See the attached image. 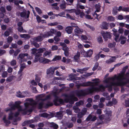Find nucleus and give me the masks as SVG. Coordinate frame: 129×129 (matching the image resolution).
I'll use <instances>...</instances> for the list:
<instances>
[{"instance_id": "f257e3e1", "label": "nucleus", "mask_w": 129, "mask_h": 129, "mask_svg": "<svg viewBox=\"0 0 129 129\" xmlns=\"http://www.w3.org/2000/svg\"><path fill=\"white\" fill-rule=\"evenodd\" d=\"M99 80V79L98 78H95L92 80V81H95L94 82L88 81L82 83L80 84V85L81 86L83 87H87L90 86H91L90 88H91L93 87V86H95L94 83L95 85H98V84L99 83V82L98 81Z\"/></svg>"}, {"instance_id": "f03ea898", "label": "nucleus", "mask_w": 129, "mask_h": 129, "mask_svg": "<svg viewBox=\"0 0 129 129\" xmlns=\"http://www.w3.org/2000/svg\"><path fill=\"white\" fill-rule=\"evenodd\" d=\"M125 83L124 82H119L118 81L117 82H111L109 84H107L105 85V87L108 88V90L109 91H111L112 90V86H122Z\"/></svg>"}, {"instance_id": "7ed1b4c3", "label": "nucleus", "mask_w": 129, "mask_h": 129, "mask_svg": "<svg viewBox=\"0 0 129 129\" xmlns=\"http://www.w3.org/2000/svg\"><path fill=\"white\" fill-rule=\"evenodd\" d=\"M106 88L105 86H104L102 85H100L98 87H95L93 86L92 88H89L88 89V90L89 92L92 93L94 91H104Z\"/></svg>"}, {"instance_id": "20e7f679", "label": "nucleus", "mask_w": 129, "mask_h": 129, "mask_svg": "<svg viewBox=\"0 0 129 129\" xmlns=\"http://www.w3.org/2000/svg\"><path fill=\"white\" fill-rule=\"evenodd\" d=\"M89 88H88L84 90H81L77 91L76 92V94L78 97L85 96L87 94L92 93H90L88 90V89Z\"/></svg>"}, {"instance_id": "39448f33", "label": "nucleus", "mask_w": 129, "mask_h": 129, "mask_svg": "<svg viewBox=\"0 0 129 129\" xmlns=\"http://www.w3.org/2000/svg\"><path fill=\"white\" fill-rule=\"evenodd\" d=\"M60 44L62 47V49L64 51V54L65 56H68L70 54L69 48L67 46L66 44L63 42L60 43Z\"/></svg>"}, {"instance_id": "423d86ee", "label": "nucleus", "mask_w": 129, "mask_h": 129, "mask_svg": "<svg viewBox=\"0 0 129 129\" xmlns=\"http://www.w3.org/2000/svg\"><path fill=\"white\" fill-rule=\"evenodd\" d=\"M54 97L55 99L53 100V102L55 105L59 106L60 104H63L64 101L62 99H59L56 95H55Z\"/></svg>"}, {"instance_id": "0eeeda50", "label": "nucleus", "mask_w": 129, "mask_h": 129, "mask_svg": "<svg viewBox=\"0 0 129 129\" xmlns=\"http://www.w3.org/2000/svg\"><path fill=\"white\" fill-rule=\"evenodd\" d=\"M53 69V67L52 66L47 70V75L46 77L47 78H51L53 76V75L54 73Z\"/></svg>"}, {"instance_id": "6e6552de", "label": "nucleus", "mask_w": 129, "mask_h": 129, "mask_svg": "<svg viewBox=\"0 0 129 129\" xmlns=\"http://www.w3.org/2000/svg\"><path fill=\"white\" fill-rule=\"evenodd\" d=\"M28 55L27 53L20 54L17 57V59L19 60L20 63H21L22 62L26 61L27 59L24 58V57L25 56H27Z\"/></svg>"}, {"instance_id": "1a4fd4ad", "label": "nucleus", "mask_w": 129, "mask_h": 129, "mask_svg": "<svg viewBox=\"0 0 129 129\" xmlns=\"http://www.w3.org/2000/svg\"><path fill=\"white\" fill-rule=\"evenodd\" d=\"M123 71L121 74H119L118 76H116L115 75V77H116V78L117 80H123L124 79H126V78L124 77L125 73V72L126 70L125 69H124V68L122 69Z\"/></svg>"}, {"instance_id": "9d476101", "label": "nucleus", "mask_w": 129, "mask_h": 129, "mask_svg": "<svg viewBox=\"0 0 129 129\" xmlns=\"http://www.w3.org/2000/svg\"><path fill=\"white\" fill-rule=\"evenodd\" d=\"M93 51L92 50H89L87 51L84 50L82 52V54L84 55V57H90L92 54Z\"/></svg>"}, {"instance_id": "9b49d317", "label": "nucleus", "mask_w": 129, "mask_h": 129, "mask_svg": "<svg viewBox=\"0 0 129 129\" xmlns=\"http://www.w3.org/2000/svg\"><path fill=\"white\" fill-rule=\"evenodd\" d=\"M27 11L26 10H24L23 11L21 12L20 14V16L22 18H28L29 17L30 12L29 11H27Z\"/></svg>"}, {"instance_id": "f8f14e48", "label": "nucleus", "mask_w": 129, "mask_h": 129, "mask_svg": "<svg viewBox=\"0 0 129 129\" xmlns=\"http://www.w3.org/2000/svg\"><path fill=\"white\" fill-rule=\"evenodd\" d=\"M125 77L124 78H126V79H124L123 80H118L119 82H124L125 83L123 86H124L126 85L127 84H129V73H127L125 75Z\"/></svg>"}, {"instance_id": "ddd939ff", "label": "nucleus", "mask_w": 129, "mask_h": 129, "mask_svg": "<svg viewBox=\"0 0 129 129\" xmlns=\"http://www.w3.org/2000/svg\"><path fill=\"white\" fill-rule=\"evenodd\" d=\"M102 35L105 41L108 40V39H110L111 37L110 33L109 32L103 33H102Z\"/></svg>"}, {"instance_id": "4468645a", "label": "nucleus", "mask_w": 129, "mask_h": 129, "mask_svg": "<svg viewBox=\"0 0 129 129\" xmlns=\"http://www.w3.org/2000/svg\"><path fill=\"white\" fill-rule=\"evenodd\" d=\"M118 39V41H116V42L120 41V43L122 44H124L126 43V38L123 36H120L119 39V37Z\"/></svg>"}, {"instance_id": "2eb2a0df", "label": "nucleus", "mask_w": 129, "mask_h": 129, "mask_svg": "<svg viewBox=\"0 0 129 129\" xmlns=\"http://www.w3.org/2000/svg\"><path fill=\"white\" fill-rule=\"evenodd\" d=\"M12 32L13 29L11 27H10L5 31L4 35L5 37H8L10 35V33H12Z\"/></svg>"}, {"instance_id": "dca6fc26", "label": "nucleus", "mask_w": 129, "mask_h": 129, "mask_svg": "<svg viewBox=\"0 0 129 129\" xmlns=\"http://www.w3.org/2000/svg\"><path fill=\"white\" fill-rule=\"evenodd\" d=\"M113 32V35L115 37V41H117L118 40V37L119 36V34L117 30L114 28L112 30Z\"/></svg>"}, {"instance_id": "f3484780", "label": "nucleus", "mask_w": 129, "mask_h": 129, "mask_svg": "<svg viewBox=\"0 0 129 129\" xmlns=\"http://www.w3.org/2000/svg\"><path fill=\"white\" fill-rule=\"evenodd\" d=\"M115 79H116V78L115 75L114 77H109L107 78L105 80L104 82L108 84L109 82L110 81H112V82H114Z\"/></svg>"}, {"instance_id": "a211bd4d", "label": "nucleus", "mask_w": 129, "mask_h": 129, "mask_svg": "<svg viewBox=\"0 0 129 129\" xmlns=\"http://www.w3.org/2000/svg\"><path fill=\"white\" fill-rule=\"evenodd\" d=\"M49 125L50 127L53 129H57L58 128V125L54 122H50Z\"/></svg>"}, {"instance_id": "6ab92c4d", "label": "nucleus", "mask_w": 129, "mask_h": 129, "mask_svg": "<svg viewBox=\"0 0 129 129\" xmlns=\"http://www.w3.org/2000/svg\"><path fill=\"white\" fill-rule=\"evenodd\" d=\"M33 39L34 41H36V42H40L42 41L43 39L42 36L41 35L34 37L33 38Z\"/></svg>"}, {"instance_id": "aec40b11", "label": "nucleus", "mask_w": 129, "mask_h": 129, "mask_svg": "<svg viewBox=\"0 0 129 129\" xmlns=\"http://www.w3.org/2000/svg\"><path fill=\"white\" fill-rule=\"evenodd\" d=\"M19 101H16L15 103V104H13L11 107V108L12 110H14L16 108H17L18 106L19 107V105L20 104Z\"/></svg>"}, {"instance_id": "412c9836", "label": "nucleus", "mask_w": 129, "mask_h": 129, "mask_svg": "<svg viewBox=\"0 0 129 129\" xmlns=\"http://www.w3.org/2000/svg\"><path fill=\"white\" fill-rule=\"evenodd\" d=\"M73 29V28L72 27L68 26L66 28L65 30L68 34H70L72 33Z\"/></svg>"}, {"instance_id": "4be33fe9", "label": "nucleus", "mask_w": 129, "mask_h": 129, "mask_svg": "<svg viewBox=\"0 0 129 129\" xmlns=\"http://www.w3.org/2000/svg\"><path fill=\"white\" fill-rule=\"evenodd\" d=\"M75 34H80L83 32V30L81 29L77 26V27L74 29Z\"/></svg>"}, {"instance_id": "5701e85b", "label": "nucleus", "mask_w": 129, "mask_h": 129, "mask_svg": "<svg viewBox=\"0 0 129 129\" xmlns=\"http://www.w3.org/2000/svg\"><path fill=\"white\" fill-rule=\"evenodd\" d=\"M108 24L106 22H103L102 24V29H108Z\"/></svg>"}, {"instance_id": "b1692460", "label": "nucleus", "mask_w": 129, "mask_h": 129, "mask_svg": "<svg viewBox=\"0 0 129 129\" xmlns=\"http://www.w3.org/2000/svg\"><path fill=\"white\" fill-rule=\"evenodd\" d=\"M55 116L57 117L59 119H61L62 117V113L61 112H58L56 113Z\"/></svg>"}, {"instance_id": "393cba45", "label": "nucleus", "mask_w": 129, "mask_h": 129, "mask_svg": "<svg viewBox=\"0 0 129 129\" xmlns=\"http://www.w3.org/2000/svg\"><path fill=\"white\" fill-rule=\"evenodd\" d=\"M50 33L48 32H45L44 34H40V35H41L42 37L43 38H47L49 36H50L49 35Z\"/></svg>"}, {"instance_id": "a878e982", "label": "nucleus", "mask_w": 129, "mask_h": 129, "mask_svg": "<svg viewBox=\"0 0 129 129\" xmlns=\"http://www.w3.org/2000/svg\"><path fill=\"white\" fill-rule=\"evenodd\" d=\"M110 117L108 116V115H105L104 117V122L106 123H108L111 120Z\"/></svg>"}, {"instance_id": "bb28decb", "label": "nucleus", "mask_w": 129, "mask_h": 129, "mask_svg": "<svg viewBox=\"0 0 129 129\" xmlns=\"http://www.w3.org/2000/svg\"><path fill=\"white\" fill-rule=\"evenodd\" d=\"M14 78H16V77L13 75L10 76L7 78L6 81L8 82H10Z\"/></svg>"}, {"instance_id": "cd10ccee", "label": "nucleus", "mask_w": 129, "mask_h": 129, "mask_svg": "<svg viewBox=\"0 0 129 129\" xmlns=\"http://www.w3.org/2000/svg\"><path fill=\"white\" fill-rule=\"evenodd\" d=\"M20 36L21 38L26 39H28L30 37V36L27 34H20Z\"/></svg>"}, {"instance_id": "c85d7f7f", "label": "nucleus", "mask_w": 129, "mask_h": 129, "mask_svg": "<svg viewBox=\"0 0 129 129\" xmlns=\"http://www.w3.org/2000/svg\"><path fill=\"white\" fill-rule=\"evenodd\" d=\"M80 56V52H78L76 55H75L74 57V59L76 61H77L79 58V57Z\"/></svg>"}, {"instance_id": "c756f323", "label": "nucleus", "mask_w": 129, "mask_h": 129, "mask_svg": "<svg viewBox=\"0 0 129 129\" xmlns=\"http://www.w3.org/2000/svg\"><path fill=\"white\" fill-rule=\"evenodd\" d=\"M73 109L74 110V112L76 113H79L80 111V109L79 108L78 106H74L73 107Z\"/></svg>"}, {"instance_id": "7c9ffc66", "label": "nucleus", "mask_w": 129, "mask_h": 129, "mask_svg": "<svg viewBox=\"0 0 129 129\" xmlns=\"http://www.w3.org/2000/svg\"><path fill=\"white\" fill-rule=\"evenodd\" d=\"M75 74H71L69 76V79L70 80H75Z\"/></svg>"}, {"instance_id": "2f4dec72", "label": "nucleus", "mask_w": 129, "mask_h": 129, "mask_svg": "<svg viewBox=\"0 0 129 129\" xmlns=\"http://www.w3.org/2000/svg\"><path fill=\"white\" fill-rule=\"evenodd\" d=\"M101 6L100 5L98 4H96L95 6V8L96 9V10L95 11V12H98L100 11V7Z\"/></svg>"}, {"instance_id": "473e14b6", "label": "nucleus", "mask_w": 129, "mask_h": 129, "mask_svg": "<svg viewBox=\"0 0 129 129\" xmlns=\"http://www.w3.org/2000/svg\"><path fill=\"white\" fill-rule=\"evenodd\" d=\"M17 30L18 31L20 32H22L23 33H26V31L23 29L22 26L18 27L17 28Z\"/></svg>"}, {"instance_id": "72a5a7b5", "label": "nucleus", "mask_w": 129, "mask_h": 129, "mask_svg": "<svg viewBox=\"0 0 129 129\" xmlns=\"http://www.w3.org/2000/svg\"><path fill=\"white\" fill-rule=\"evenodd\" d=\"M117 8L118 7H117L115 6L113 8L112 10V13L113 15H115L117 14Z\"/></svg>"}, {"instance_id": "f704fd0d", "label": "nucleus", "mask_w": 129, "mask_h": 129, "mask_svg": "<svg viewBox=\"0 0 129 129\" xmlns=\"http://www.w3.org/2000/svg\"><path fill=\"white\" fill-rule=\"evenodd\" d=\"M32 44L36 48H38L40 46L39 44L36 41H35L33 40L32 42Z\"/></svg>"}, {"instance_id": "c9c22d12", "label": "nucleus", "mask_w": 129, "mask_h": 129, "mask_svg": "<svg viewBox=\"0 0 129 129\" xmlns=\"http://www.w3.org/2000/svg\"><path fill=\"white\" fill-rule=\"evenodd\" d=\"M108 20L109 21H115V18L112 16H109L108 17Z\"/></svg>"}, {"instance_id": "e433bc0d", "label": "nucleus", "mask_w": 129, "mask_h": 129, "mask_svg": "<svg viewBox=\"0 0 129 129\" xmlns=\"http://www.w3.org/2000/svg\"><path fill=\"white\" fill-rule=\"evenodd\" d=\"M84 104L83 101L82 100H80L78 102H77L76 103V105L77 106H79L80 105H83Z\"/></svg>"}, {"instance_id": "4c0bfd02", "label": "nucleus", "mask_w": 129, "mask_h": 129, "mask_svg": "<svg viewBox=\"0 0 129 129\" xmlns=\"http://www.w3.org/2000/svg\"><path fill=\"white\" fill-rule=\"evenodd\" d=\"M61 59V56H55V58H53L52 61H55L56 60H58Z\"/></svg>"}, {"instance_id": "58836bf2", "label": "nucleus", "mask_w": 129, "mask_h": 129, "mask_svg": "<svg viewBox=\"0 0 129 129\" xmlns=\"http://www.w3.org/2000/svg\"><path fill=\"white\" fill-rule=\"evenodd\" d=\"M49 114L46 113H43L41 114V116L42 117L46 118H49Z\"/></svg>"}, {"instance_id": "ea45409f", "label": "nucleus", "mask_w": 129, "mask_h": 129, "mask_svg": "<svg viewBox=\"0 0 129 129\" xmlns=\"http://www.w3.org/2000/svg\"><path fill=\"white\" fill-rule=\"evenodd\" d=\"M99 65V64L98 62H96L92 68V70L93 71L95 70L98 68Z\"/></svg>"}, {"instance_id": "a19ab883", "label": "nucleus", "mask_w": 129, "mask_h": 129, "mask_svg": "<svg viewBox=\"0 0 129 129\" xmlns=\"http://www.w3.org/2000/svg\"><path fill=\"white\" fill-rule=\"evenodd\" d=\"M13 38L11 36H9L7 38V41L8 44L10 43L12 41Z\"/></svg>"}, {"instance_id": "79ce46f5", "label": "nucleus", "mask_w": 129, "mask_h": 129, "mask_svg": "<svg viewBox=\"0 0 129 129\" xmlns=\"http://www.w3.org/2000/svg\"><path fill=\"white\" fill-rule=\"evenodd\" d=\"M8 73L7 71L3 72L2 74V76L3 78H5L7 77Z\"/></svg>"}, {"instance_id": "37998d69", "label": "nucleus", "mask_w": 129, "mask_h": 129, "mask_svg": "<svg viewBox=\"0 0 129 129\" xmlns=\"http://www.w3.org/2000/svg\"><path fill=\"white\" fill-rule=\"evenodd\" d=\"M16 61L15 60L13 59L10 62L11 65L12 66H15L16 64Z\"/></svg>"}, {"instance_id": "c03bdc74", "label": "nucleus", "mask_w": 129, "mask_h": 129, "mask_svg": "<svg viewBox=\"0 0 129 129\" xmlns=\"http://www.w3.org/2000/svg\"><path fill=\"white\" fill-rule=\"evenodd\" d=\"M98 41L100 44H102L103 42V40L101 37L99 36L98 38Z\"/></svg>"}, {"instance_id": "a18cd8bd", "label": "nucleus", "mask_w": 129, "mask_h": 129, "mask_svg": "<svg viewBox=\"0 0 129 129\" xmlns=\"http://www.w3.org/2000/svg\"><path fill=\"white\" fill-rule=\"evenodd\" d=\"M87 109L86 108H84L82 109L81 112L84 115H85L87 112Z\"/></svg>"}, {"instance_id": "49530a36", "label": "nucleus", "mask_w": 129, "mask_h": 129, "mask_svg": "<svg viewBox=\"0 0 129 129\" xmlns=\"http://www.w3.org/2000/svg\"><path fill=\"white\" fill-rule=\"evenodd\" d=\"M46 50V49L45 48H40L38 49L37 50V51H38L39 53L41 54L44 51Z\"/></svg>"}, {"instance_id": "de8ad7c7", "label": "nucleus", "mask_w": 129, "mask_h": 129, "mask_svg": "<svg viewBox=\"0 0 129 129\" xmlns=\"http://www.w3.org/2000/svg\"><path fill=\"white\" fill-rule=\"evenodd\" d=\"M74 12L76 15H79L81 13V11L79 9H77V10L74 9Z\"/></svg>"}, {"instance_id": "09e8293b", "label": "nucleus", "mask_w": 129, "mask_h": 129, "mask_svg": "<svg viewBox=\"0 0 129 129\" xmlns=\"http://www.w3.org/2000/svg\"><path fill=\"white\" fill-rule=\"evenodd\" d=\"M84 115L81 112H79L77 114V116L78 118H82Z\"/></svg>"}, {"instance_id": "8fccbe9b", "label": "nucleus", "mask_w": 129, "mask_h": 129, "mask_svg": "<svg viewBox=\"0 0 129 129\" xmlns=\"http://www.w3.org/2000/svg\"><path fill=\"white\" fill-rule=\"evenodd\" d=\"M58 24V23L57 22H55L54 23L51 22L48 23V25L51 26H54L57 25Z\"/></svg>"}, {"instance_id": "3c124183", "label": "nucleus", "mask_w": 129, "mask_h": 129, "mask_svg": "<svg viewBox=\"0 0 129 129\" xmlns=\"http://www.w3.org/2000/svg\"><path fill=\"white\" fill-rule=\"evenodd\" d=\"M23 70H21V69H20L19 71L18 72V74L20 75V76L18 78V79H20L19 80H20L21 79L20 77L22 76V72L23 71Z\"/></svg>"}, {"instance_id": "603ef678", "label": "nucleus", "mask_w": 129, "mask_h": 129, "mask_svg": "<svg viewBox=\"0 0 129 129\" xmlns=\"http://www.w3.org/2000/svg\"><path fill=\"white\" fill-rule=\"evenodd\" d=\"M55 30L53 29H51L48 32V33H50V36H52L53 34L54 33V32L55 31Z\"/></svg>"}, {"instance_id": "864d4df0", "label": "nucleus", "mask_w": 129, "mask_h": 129, "mask_svg": "<svg viewBox=\"0 0 129 129\" xmlns=\"http://www.w3.org/2000/svg\"><path fill=\"white\" fill-rule=\"evenodd\" d=\"M67 126L69 128H70L72 127L73 126V124L71 123H67L66 124Z\"/></svg>"}, {"instance_id": "5fc2aeb1", "label": "nucleus", "mask_w": 129, "mask_h": 129, "mask_svg": "<svg viewBox=\"0 0 129 129\" xmlns=\"http://www.w3.org/2000/svg\"><path fill=\"white\" fill-rule=\"evenodd\" d=\"M36 11L38 12L39 14H41L42 13L41 10L38 7H36L35 8Z\"/></svg>"}, {"instance_id": "6e6d98bb", "label": "nucleus", "mask_w": 129, "mask_h": 129, "mask_svg": "<svg viewBox=\"0 0 129 129\" xmlns=\"http://www.w3.org/2000/svg\"><path fill=\"white\" fill-rule=\"evenodd\" d=\"M44 104L43 102L40 103L38 105V108L39 109H42L43 107V106Z\"/></svg>"}, {"instance_id": "4d7b16f0", "label": "nucleus", "mask_w": 129, "mask_h": 129, "mask_svg": "<svg viewBox=\"0 0 129 129\" xmlns=\"http://www.w3.org/2000/svg\"><path fill=\"white\" fill-rule=\"evenodd\" d=\"M37 51V50L35 48H33L31 49V53L35 55Z\"/></svg>"}, {"instance_id": "13d9d810", "label": "nucleus", "mask_w": 129, "mask_h": 129, "mask_svg": "<svg viewBox=\"0 0 129 129\" xmlns=\"http://www.w3.org/2000/svg\"><path fill=\"white\" fill-rule=\"evenodd\" d=\"M19 107L18 106L17 107V108H18V112H20L24 111L25 110V109H23L22 108V107L19 105Z\"/></svg>"}, {"instance_id": "bf43d9fd", "label": "nucleus", "mask_w": 129, "mask_h": 129, "mask_svg": "<svg viewBox=\"0 0 129 129\" xmlns=\"http://www.w3.org/2000/svg\"><path fill=\"white\" fill-rule=\"evenodd\" d=\"M59 6L60 8L63 10L64 9L66 8V5L65 4H61Z\"/></svg>"}, {"instance_id": "052dcab7", "label": "nucleus", "mask_w": 129, "mask_h": 129, "mask_svg": "<svg viewBox=\"0 0 129 129\" xmlns=\"http://www.w3.org/2000/svg\"><path fill=\"white\" fill-rule=\"evenodd\" d=\"M111 102L112 104L114 105H116L117 103L116 100L115 98H113Z\"/></svg>"}, {"instance_id": "680f3d73", "label": "nucleus", "mask_w": 129, "mask_h": 129, "mask_svg": "<svg viewBox=\"0 0 129 129\" xmlns=\"http://www.w3.org/2000/svg\"><path fill=\"white\" fill-rule=\"evenodd\" d=\"M105 115H108V116L111 117L112 115V111H107L106 112Z\"/></svg>"}, {"instance_id": "e2e57ef3", "label": "nucleus", "mask_w": 129, "mask_h": 129, "mask_svg": "<svg viewBox=\"0 0 129 129\" xmlns=\"http://www.w3.org/2000/svg\"><path fill=\"white\" fill-rule=\"evenodd\" d=\"M26 68L25 64V63H23L21 64L20 69L23 70V69Z\"/></svg>"}, {"instance_id": "0e129e2a", "label": "nucleus", "mask_w": 129, "mask_h": 129, "mask_svg": "<svg viewBox=\"0 0 129 129\" xmlns=\"http://www.w3.org/2000/svg\"><path fill=\"white\" fill-rule=\"evenodd\" d=\"M86 25L87 27L91 29L93 31L94 30V28L93 27L87 24H86Z\"/></svg>"}, {"instance_id": "69168bd1", "label": "nucleus", "mask_w": 129, "mask_h": 129, "mask_svg": "<svg viewBox=\"0 0 129 129\" xmlns=\"http://www.w3.org/2000/svg\"><path fill=\"white\" fill-rule=\"evenodd\" d=\"M4 122L6 124V126H8V125L11 123L10 121L7 119L4 121Z\"/></svg>"}, {"instance_id": "338daca9", "label": "nucleus", "mask_w": 129, "mask_h": 129, "mask_svg": "<svg viewBox=\"0 0 129 129\" xmlns=\"http://www.w3.org/2000/svg\"><path fill=\"white\" fill-rule=\"evenodd\" d=\"M122 11L129 12V7L123 8L122 10Z\"/></svg>"}, {"instance_id": "774afa93", "label": "nucleus", "mask_w": 129, "mask_h": 129, "mask_svg": "<svg viewBox=\"0 0 129 129\" xmlns=\"http://www.w3.org/2000/svg\"><path fill=\"white\" fill-rule=\"evenodd\" d=\"M125 105L126 107H129V99L125 101Z\"/></svg>"}]
</instances>
